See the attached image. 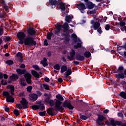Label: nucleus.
I'll return each instance as SVG.
<instances>
[{"instance_id":"obj_1","label":"nucleus","mask_w":126,"mask_h":126,"mask_svg":"<svg viewBox=\"0 0 126 126\" xmlns=\"http://www.w3.org/2000/svg\"><path fill=\"white\" fill-rule=\"evenodd\" d=\"M56 29L57 30H62V27L63 29V32L64 33L62 32L61 36L62 37H64V40L65 42H68L70 41V34H69V26L67 23H64L63 25H61V24H57L55 26Z\"/></svg>"},{"instance_id":"obj_2","label":"nucleus","mask_w":126,"mask_h":126,"mask_svg":"<svg viewBox=\"0 0 126 126\" xmlns=\"http://www.w3.org/2000/svg\"><path fill=\"white\" fill-rule=\"evenodd\" d=\"M63 104L62 106H61ZM55 107L56 109V112H61L63 113L64 111V108H67L68 110H73L74 106L71 105V103L66 100H65L63 103H55Z\"/></svg>"},{"instance_id":"obj_3","label":"nucleus","mask_w":126,"mask_h":126,"mask_svg":"<svg viewBox=\"0 0 126 126\" xmlns=\"http://www.w3.org/2000/svg\"><path fill=\"white\" fill-rule=\"evenodd\" d=\"M24 44L25 46H36L37 42L34 40V38L32 36H28L24 39Z\"/></svg>"},{"instance_id":"obj_4","label":"nucleus","mask_w":126,"mask_h":126,"mask_svg":"<svg viewBox=\"0 0 126 126\" xmlns=\"http://www.w3.org/2000/svg\"><path fill=\"white\" fill-rule=\"evenodd\" d=\"M44 96L46 97L44 99V102L46 104H49L50 107H53L56 105V102L53 99H51V94H49L47 93L44 94Z\"/></svg>"},{"instance_id":"obj_5","label":"nucleus","mask_w":126,"mask_h":126,"mask_svg":"<svg viewBox=\"0 0 126 126\" xmlns=\"http://www.w3.org/2000/svg\"><path fill=\"white\" fill-rule=\"evenodd\" d=\"M20 104H22L23 107L20 104H17V107L18 108V109H20V110H21L22 108L27 109L29 107L28 106V102L27 100L25 99V98L22 97V100L20 101Z\"/></svg>"},{"instance_id":"obj_6","label":"nucleus","mask_w":126,"mask_h":126,"mask_svg":"<svg viewBox=\"0 0 126 126\" xmlns=\"http://www.w3.org/2000/svg\"><path fill=\"white\" fill-rule=\"evenodd\" d=\"M85 4L86 8H88V9H93L94 7L95 8L98 7V6H96V4L93 3V2L89 0H86L85 2Z\"/></svg>"},{"instance_id":"obj_7","label":"nucleus","mask_w":126,"mask_h":126,"mask_svg":"<svg viewBox=\"0 0 126 126\" xmlns=\"http://www.w3.org/2000/svg\"><path fill=\"white\" fill-rule=\"evenodd\" d=\"M98 118L97 119L96 122V124L98 125V126H104V120L106 119V117L104 116L103 115L97 114Z\"/></svg>"},{"instance_id":"obj_8","label":"nucleus","mask_w":126,"mask_h":126,"mask_svg":"<svg viewBox=\"0 0 126 126\" xmlns=\"http://www.w3.org/2000/svg\"><path fill=\"white\" fill-rule=\"evenodd\" d=\"M77 7L80 10L81 13H84L85 12V9H86V5L85 4L81 2L77 4Z\"/></svg>"},{"instance_id":"obj_9","label":"nucleus","mask_w":126,"mask_h":126,"mask_svg":"<svg viewBox=\"0 0 126 126\" xmlns=\"http://www.w3.org/2000/svg\"><path fill=\"white\" fill-rule=\"evenodd\" d=\"M55 111H57L56 106H55V107H51L48 108L47 109L46 112L47 114L49 115V116H55L56 115V112Z\"/></svg>"},{"instance_id":"obj_10","label":"nucleus","mask_w":126,"mask_h":126,"mask_svg":"<svg viewBox=\"0 0 126 126\" xmlns=\"http://www.w3.org/2000/svg\"><path fill=\"white\" fill-rule=\"evenodd\" d=\"M24 77L26 79V81H27L28 84H31V82H32V75L29 72H27L26 74L24 75Z\"/></svg>"},{"instance_id":"obj_11","label":"nucleus","mask_w":126,"mask_h":126,"mask_svg":"<svg viewBox=\"0 0 126 126\" xmlns=\"http://www.w3.org/2000/svg\"><path fill=\"white\" fill-rule=\"evenodd\" d=\"M59 4V1L57 0H49V2L46 3V5L47 6H49V5H50L52 8H55L56 7V4Z\"/></svg>"},{"instance_id":"obj_12","label":"nucleus","mask_w":126,"mask_h":126,"mask_svg":"<svg viewBox=\"0 0 126 126\" xmlns=\"http://www.w3.org/2000/svg\"><path fill=\"white\" fill-rule=\"evenodd\" d=\"M28 34L30 36H36V29L30 27L27 30Z\"/></svg>"},{"instance_id":"obj_13","label":"nucleus","mask_w":126,"mask_h":126,"mask_svg":"<svg viewBox=\"0 0 126 126\" xmlns=\"http://www.w3.org/2000/svg\"><path fill=\"white\" fill-rule=\"evenodd\" d=\"M56 98L57 99H55V104H60V103H63V101L64 98L63 97V96H62V95H61V94H58L56 95Z\"/></svg>"},{"instance_id":"obj_14","label":"nucleus","mask_w":126,"mask_h":126,"mask_svg":"<svg viewBox=\"0 0 126 126\" xmlns=\"http://www.w3.org/2000/svg\"><path fill=\"white\" fill-rule=\"evenodd\" d=\"M71 39L72 40L74 43H77V42H81L80 39L77 37V35L75 34V33H72L71 35Z\"/></svg>"},{"instance_id":"obj_15","label":"nucleus","mask_w":126,"mask_h":126,"mask_svg":"<svg viewBox=\"0 0 126 126\" xmlns=\"http://www.w3.org/2000/svg\"><path fill=\"white\" fill-rule=\"evenodd\" d=\"M75 59L76 60V61L82 62L85 60V57L79 54H76L75 56Z\"/></svg>"},{"instance_id":"obj_16","label":"nucleus","mask_w":126,"mask_h":126,"mask_svg":"<svg viewBox=\"0 0 126 126\" xmlns=\"http://www.w3.org/2000/svg\"><path fill=\"white\" fill-rule=\"evenodd\" d=\"M30 100H31L32 102H35V101H36V100L38 99V95L36 94H32L29 95Z\"/></svg>"},{"instance_id":"obj_17","label":"nucleus","mask_w":126,"mask_h":126,"mask_svg":"<svg viewBox=\"0 0 126 126\" xmlns=\"http://www.w3.org/2000/svg\"><path fill=\"white\" fill-rule=\"evenodd\" d=\"M26 36V35L25 34V33L23 32H18L17 34V37L18 38V39H25V37Z\"/></svg>"},{"instance_id":"obj_18","label":"nucleus","mask_w":126,"mask_h":126,"mask_svg":"<svg viewBox=\"0 0 126 126\" xmlns=\"http://www.w3.org/2000/svg\"><path fill=\"white\" fill-rule=\"evenodd\" d=\"M16 71L19 75H22V74L24 75L27 72V71L26 69H21L20 68L17 69Z\"/></svg>"},{"instance_id":"obj_19","label":"nucleus","mask_w":126,"mask_h":126,"mask_svg":"<svg viewBox=\"0 0 126 126\" xmlns=\"http://www.w3.org/2000/svg\"><path fill=\"white\" fill-rule=\"evenodd\" d=\"M7 88L8 89L10 90V91H9V93H10L13 95H14V91H15L14 86L8 85L7 86Z\"/></svg>"},{"instance_id":"obj_20","label":"nucleus","mask_w":126,"mask_h":126,"mask_svg":"<svg viewBox=\"0 0 126 126\" xmlns=\"http://www.w3.org/2000/svg\"><path fill=\"white\" fill-rule=\"evenodd\" d=\"M111 125L112 126H121V121H115L113 119L111 120Z\"/></svg>"},{"instance_id":"obj_21","label":"nucleus","mask_w":126,"mask_h":126,"mask_svg":"<svg viewBox=\"0 0 126 126\" xmlns=\"http://www.w3.org/2000/svg\"><path fill=\"white\" fill-rule=\"evenodd\" d=\"M0 3L3 6V8H4L5 10L7 11L8 10V6L6 5L4 0H0Z\"/></svg>"},{"instance_id":"obj_22","label":"nucleus","mask_w":126,"mask_h":126,"mask_svg":"<svg viewBox=\"0 0 126 126\" xmlns=\"http://www.w3.org/2000/svg\"><path fill=\"white\" fill-rule=\"evenodd\" d=\"M47 62H48V60L46 58H44L43 60L40 62V64H42L44 67H46V66H48V63Z\"/></svg>"},{"instance_id":"obj_23","label":"nucleus","mask_w":126,"mask_h":126,"mask_svg":"<svg viewBox=\"0 0 126 126\" xmlns=\"http://www.w3.org/2000/svg\"><path fill=\"white\" fill-rule=\"evenodd\" d=\"M73 18V16H70V15H67L65 17V20L66 22H67V23H70L71 22V20H72V19Z\"/></svg>"},{"instance_id":"obj_24","label":"nucleus","mask_w":126,"mask_h":126,"mask_svg":"<svg viewBox=\"0 0 126 126\" xmlns=\"http://www.w3.org/2000/svg\"><path fill=\"white\" fill-rule=\"evenodd\" d=\"M115 77L118 79H124V78H125V74L124 73H118L115 75Z\"/></svg>"},{"instance_id":"obj_25","label":"nucleus","mask_w":126,"mask_h":126,"mask_svg":"<svg viewBox=\"0 0 126 126\" xmlns=\"http://www.w3.org/2000/svg\"><path fill=\"white\" fill-rule=\"evenodd\" d=\"M16 56L17 58H20V59H19L20 63H22L23 62V57L22 56V54L21 53V52H18L16 54Z\"/></svg>"},{"instance_id":"obj_26","label":"nucleus","mask_w":126,"mask_h":126,"mask_svg":"<svg viewBox=\"0 0 126 126\" xmlns=\"http://www.w3.org/2000/svg\"><path fill=\"white\" fill-rule=\"evenodd\" d=\"M18 78H19V77L16 74H12V75L10 76V79L11 80H14V81L18 79Z\"/></svg>"},{"instance_id":"obj_27","label":"nucleus","mask_w":126,"mask_h":126,"mask_svg":"<svg viewBox=\"0 0 126 126\" xmlns=\"http://www.w3.org/2000/svg\"><path fill=\"white\" fill-rule=\"evenodd\" d=\"M32 74L33 76H34L35 78H39V77H40V74L34 70H32Z\"/></svg>"},{"instance_id":"obj_28","label":"nucleus","mask_w":126,"mask_h":126,"mask_svg":"<svg viewBox=\"0 0 126 126\" xmlns=\"http://www.w3.org/2000/svg\"><path fill=\"white\" fill-rule=\"evenodd\" d=\"M60 8L62 10V11H65V5L64 3L63 2H61L59 3Z\"/></svg>"},{"instance_id":"obj_29","label":"nucleus","mask_w":126,"mask_h":126,"mask_svg":"<svg viewBox=\"0 0 126 126\" xmlns=\"http://www.w3.org/2000/svg\"><path fill=\"white\" fill-rule=\"evenodd\" d=\"M6 100L7 103H14V98L11 96L6 97Z\"/></svg>"},{"instance_id":"obj_30","label":"nucleus","mask_w":126,"mask_h":126,"mask_svg":"<svg viewBox=\"0 0 126 126\" xmlns=\"http://www.w3.org/2000/svg\"><path fill=\"white\" fill-rule=\"evenodd\" d=\"M24 81H25V79L23 78H21L20 79L19 82H20V84L21 86L24 87V86H26V85H27V84H26V83H25Z\"/></svg>"},{"instance_id":"obj_31","label":"nucleus","mask_w":126,"mask_h":126,"mask_svg":"<svg viewBox=\"0 0 126 126\" xmlns=\"http://www.w3.org/2000/svg\"><path fill=\"white\" fill-rule=\"evenodd\" d=\"M97 9H98V7H96L92 10V11H90L88 12V14H90V15H94V14H95V13H96V11H97Z\"/></svg>"},{"instance_id":"obj_32","label":"nucleus","mask_w":126,"mask_h":126,"mask_svg":"<svg viewBox=\"0 0 126 126\" xmlns=\"http://www.w3.org/2000/svg\"><path fill=\"white\" fill-rule=\"evenodd\" d=\"M100 23L99 22H95L94 24V30H97L98 28L100 27Z\"/></svg>"},{"instance_id":"obj_33","label":"nucleus","mask_w":126,"mask_h":126,"mask_svg":"<svg viewBox=\"0 0 126 126\" xmlns=\"http://www.w3.org/2000/svg\"><path fill=\"white\" fill-rule=\"evenodd\" d=\"M66 70H67V67L64 65H62L61 67V73H63V72L66 71Z\"/></svg>"},{"instance_id":"obj_34","label":"nucleus","mask_w":126,"mask_h":126,"mask_svg":"<svg viewBox=\"0 0 126 126\" xmlns=\"http://www.w3.org/2000/svg\"><path fill=\"white\" fill-rule=\"evenodd\" d=\"M119 96L120 97H122V98H123V99H125L126 100V93L122 91L119 94Z\"/></svg>"},{"instance_id":"obj_35","label":"nucleus","mask_w":126,"mask_h":126,"mask_svg":"<svg viewBox=\"0 0 126 126\" xmlns=\"http://www.w3.org/2000/svg\"><path fill=\"white\" fill-rule=\"evenodd\" d=\"M53 34L54 33H53V32H48L46 35L47 39H48V40H52V36H53Z\"/></svg>"},{"instance_id":"obj_36","label":"nucleus","mask_w":126,"mask_h":126,"mask_svg":"<svg viewBox=\"0 0 126 126\" xmlns=\"http://www.w3.org/2000/svg\"><path fill=\"white\" fill-rule=\"evenodd\" d=\"M84 56L85 58H90L91 57V53L89 51H86L84 53Z\"/></svg>"},{"instance_id":"obj_37","label":"nucleus","mask_w":126,"mask_h":126,"mask_svg":"<svg viewBox=\"0 0 126 126\" xmlns=\"http://www.w3.org/2000/svg\"><path fill=\"white\" fill-rule=\"evenodd\" d=\"M38 110H41L43 111L45 109V105L43 103H40L39 105H37Z\"/></svg>"},{"instance_id":"obj_38","label":"nucleus","mask_w":126,"mask_h":126,"mask_svg":"<svg viewBox=\"0 0 126 126\" xmlns=\"http://www.w3.org/2000/svg\"><path fill=\"white\" fill-rule=\"evenodd\" d=\"M5 63H6V64L8 65L9 66H10L12 65L14 63L13 62V61L9 60L5 61Z\"/></svg>"},{"instance_id":"obj_39","label":"nucleus","mask_w":126,"mask_h":126,"mask_svg":"<svg viewBox=\"0 0 126 126\" xmlns=\"http://www.w3.org/2000/svg\"><path fill=\"white\" fill-rule=\"evenodd\" d=\"M81 47H82L81 43L78 42L77 44L74 45V49L77 50V49H79L80 48H81Z\"/></svg>"},{"instance_id":"obj_40","label":"nucleus","mask_w":126,"mask_h":126,"mask_svg":"<svg viewBox=\"0 0 126 126\" xmlns=\"http://www.w3.org/2000/svg\"><path fill=\"white\" fill-rule=\"evenodd\" d=\"M117 71L120 73H124V67L123 66H120L118 67Z\"/></svg>"},{"instance_id":"obj_41","label":"nucleus","mask_w":126,"mask_h":126,"mask_svg":"<svg viewBox=\"0 0 126 126\" xmlns=\"http://www.w3.org/2000/svg\"><path fill=\"white\" fill-rule=\"evenodd\" d=\"M75 51H74V50L72 49L71 51L70 52V56L71 57V58H73V59H74V56H75Z\"/></svg>"},{"instance_id":"obj_42","label":"nucleus","mask_w":126,"mask_h":126,"mask_svg":"<svg viewBox=\"0 0 126 126\" xmlns=\"http://www.w3.org/2000/svg\"><path fill=\"white\" fill-rule=\"evenodd\" d=\"M80 119H81V120H82L83 121H86V120H88V118L85 116V115H81V113H80Z\"/></svg>"},{"instance_id":"obj_43","label":"nucleus","mask_w":126,"mask_h":126,"mask_svg":"<svg viewBox=\"0 0 126 126\" xmlns=\"http://www.w3.org/2000/svg\"><path fill=\"white\" fill-rule=\"evenodd\" d=\"M2 95H3V96H5V97H7V98L8 97H9V96H10V95L9 94V93H8V92H6V91L3 92Z\"/></svg>"},{"instance_id":"obj_44","label":"nucleus","mask_w":126,"mask_h":126,"mask_svg":"<svg viewBox=\"0 0 126 126\" xmlns=\"http://www.w3.org/2000/svg\"><path fill=\"white\" fill-rule=\"evenodd\" d=\"M54 69H56V70H60L61 69V66L59 64H56L54 66Z\"/></svg>"},{"instance_id":"obj_45","label":"nucleus","mask_w":126,"mask_h":126,"mask_svg":"<svg viewBox=\"0 0 126 126\" xmlns=\"http://www.w3.org/2000/svg\"><path fill=\"white\" fill-rule=\"evenodd\" d=\"M3 40H5V42H9L11 40V38L10 36H4Z\"/></svg>"},{"instance_id":"obj_46","label":"nucleus","mask_w":126,"mask_h":126,"mask_svg":"<svg viewBox=\"0 0 126 126\" xmlns=\"http://www.w3.org/2000/svg\"><path fill=\"white\" fill-rule=\"evenodd\" d=\"M32 89H33V87L32 86H29L27 88V91L29 92V93H31L32 92Z\"/></svg>"},{"instance_id":"obj_47","label":"nucleus","mask_w":126,"mask_h":126,"mask_svg":"<svg viewBox=\"0 0 126 126\" xmlns=\"http://www.w3.org/2000/svg\"><path fill=\"white\" fill-rule=\"evenodd\" d=\"M38 115L41 117H45L46 116V111H44L43 112H39L38 113Z\"/></svg>"},{"instance_id":"obj_48","label":"nucleus","mask_w":126,"mask_h":126,"mask_svg":"<svg viewBox=\"0 0 126 126\" xmlns=\"http://www.w3.org/2000/svg\"><path fill=\"white\" fill-rule=\"evenodd\" d=\"M13 113L14 115H15V116H16L17 117L19 116L20 115L19 111H18V110L14 109L13 111Z\"/></svg>"},{"instance_id":"obj_49","label":"nucleus","mask_w":126,"mask_h":126,"mask_svg":"<svg viewBox=\"0 0 126 126\" xmlns=\"http://www.w3.org/2000/svg\"><path fill=\"white\" fill-rule=\"evenodd\" d=\"M0 82H1V84L2 85H7V82L6 81H4V80H3V79H1V81H0Z\"/></svg>"},{"instance_id":"obj_50","label":"nucleus","mask_w":126,"mask_h":126,"mask_svg":"<svg viewBox=\"0 0 126 126\" xmlns=\"http://www.w3.org/2000/svg\"><path fill=\"white\" fill-rule=\"evenodd\" d=\"M43 86L45 90H50V87H49V85L43 84Z\"/></svg>"},{"instance_id":"obj_51","label":"nucleus","mask_w":126,"mask_h":126,"mask_svg":"<svg viewBox=\"0 0 126 126\" xmlns=\"http://www.w3.org/2000/svg\"><path fill=\"white\" fill-rule=\"evenodd\" d=\"M72 73V71H71V69H68L66 71V74L68 75H70Z\"/></svg>"},{"instance_id":"obj_52","label":"nucleus","mask_w":126,"mask_h":126,"mask_svg":"<svg viewBox=\"0 0 126 126\" xmlns=\"http://www.w3.org/2000/svg\"><path fill=\"white\" fill-rule=\"evenodd\" d=\"M119 25L121 27H122V26H125V25H126V22H125L124 21H121L119 23Z\"/></svg>"},{"instance_id":"obj_53","label":"nucleus","mask_w":126,"mask_h":126,"mask_svg":"<svg viewBox=\"0 0 126 126\" xmlns=\"http://www.w3.org/2000/svg\"><path fill=\"white\" fill-rule=\"evenodd\" d=\"M32 110H38V105H33L32 106Z\"/></svg>"},{"instance_id":"obj_54","label":"nucleus","mask_w":126,"mask_h":126,"mask_svg":"<svg viewBox=\"0 0 126 126\" xmlns=\"http://www.w3.org/2000/svg\"><path fill=\"white\" fill-rule=\"evenodd\" d=\"M110 28H111V26L109 24L106 25L105 27V29L106 30V31H109L110 30Z\"/></svg>"},{"instance_id":"obj_55","label":"nucleus","mask_w":126,"mask_h":126,"mask_svg":"<svg viewBox=\"0 0 126 126\" xmlns=\"http://www.w3.org/2000/svg\"><path fill=\"white\" fill-rule=\"evenodd\" d=\"M32 67H33V68L35 69V70H40V68L39 67V66H38V65H33L32 66Z\"/></svg>"},{"instance_id":"obj_56","label":"nucleus","mask_w":126,"mask_h":126,"mask_svg":"<svg viewBox=\"0 0 126 126\" xmlns=\"http://www.w3.org/2000/svg\"><path fill=\"white\" fill-rule=\"evenodd\" d=\"M60 33H61L60 30H57L56 29L55 30L54 34H55V35H59V34H60Z\"/></svg>"},{"instance_id":"obj_57","label":"nucleus","mask_w":126,"mask_h":126,"mask_svg":"<svg viewBox=\"0 0 126 126\" xmlns=\"http://www.w3.org/2000/svg\"><path fill=\"white\" fill-rule=\"evenodd\" d=\"M85 116L88 118V119H89V118H90V117L92 116V114H91V113H88L87 112H86Z\"/></svg>"},{"instance_id":"obj_58","label":"nucleus","mask_w":126,"mask_h":126,"mask_svg":"<svg viewBox=\"0 0 126 126\" xmlns=\"http://www.w3.org/2000/svg\"><path fill=\"white\" fill-rule=\"evenodd\" d=\"M118 116L119 117V118H124V114L122 112H119L118 113Z\"/></svg>"},{"instance_id":"obj_59","label":"nucleus","mask_w":126,"mask_h":126,"mask_svg":"<svg viewBox=\"0 0 126 126\" xmlns=\"http://www.w3.org/2000/svg\"><path fill=\"white\" fill-rule=\"evenodd\" d=\"M19 40H20L19 41V43H20L21 45H23V44H24V40L23 41L24 39H19Z\"/></svg>"},{"instance_id":"obj_60","label":"nucleus","mask_w":126,"mask_h":126,"mask_svg":"<svg viewBox=\"0 0 126 126\" xmlns=\"http://www.w3.org/2000/svg\"><path fill=\"white\" fill-rule=\"evenodd\" d=\"M3 34V29L0 27V36Z\"/></svg>"},{"instance_id":"obj_61","label":"nucleus","mask_w":126,"mask_h":126,"mask_svg":"<svg viewBox=\"0 0 126 126\" xmlns=\"http://www.w3.org/2000/svg\"><path fill=\"white\" fill-rule=\"evenodd\" d=\"M44 46H49V43H48V40L47 39H45L44 41Z\"/></svg>"},{"instance_id":"obj_62","label":"nucleus","mask_w":126,"mask_h":126,"mask_svg":"<svg viewBox=\"0 0 126 126\" xmlns=\"http://www.w3.org/2000/svg\"><path fill=\"white\" fill-rule=\"evenodd\" d=\"M97 32H98L99 34H102V32H103V31H102V29L101 28L98 29H97Z\"/></svg>"},{"instance_id":"obj_63","label":"nucleus","mask_w":126,"mask_h":126,"mask_svg":"<svg viewBox=\"0 0 126 126\" xmlns=\"http://www.w3.org/2000/svg\"><path fill=\"white\" fill-rule=\"evenodd\" d=\"M105 124H106V126H111V121H110V122L108 121H106L105 122Z\"/></svg>"},{"instance_id":"obj_64","label":"nucleus","mask_w":126,"mask_h":126,"mask_svg":"<svg viewBox=\"0 0 126 126\" xmlns=\"http://www.w3.org/2000/svg\"><path fill=\"white\" fill-rule=\"evenodd\" d=\"M119 126H126V123H123L122 121H120V125Z\"/></svg>"}]
</instances>
